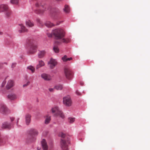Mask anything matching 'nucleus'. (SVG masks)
<instances>
[{
  "label": "nucleus",
  "instance_id": "obj_1",
  "mask_svg": "<svg viewBox=\"0 0 150 150\" xmlns=\"http://www.w3.org/2000/svg\"><path fill=\"white\" fill-rule=\"evenodd\" d=\"M35 41L32 38H28L27 39L26 43L30 47L29 52L30 53L33 54L37 51V45L35 44Z\"/></svg>",
  "mask_w": 150,
  "mask_h": 150
},
{
  "label": "nucleus",
  "instance_id": "obj_2",
  "mask_svg": "<svg viewBox=\"0 0 150 150\" xmlns=\"http://www.w3.org/2000/svg\"><path fill=\"white\" fill-rule=\"evenodd\" d=\"M52 34L56 39H60L65 35V32L61 29H57L52 31Z\"/></svg>",
  "mask_w": 150,
  "mask_h": 150
},
{
  "label": "nucleus",
  "instance_id": "obj_3",
  "mask_svg": "<svg viewBox=\"0 0 150 150\" xmlns=\"http://www.w3.org/2000/svg\"><path fill=\"white\" fill-rule=\"evenodd\" d=\"M0 12H4V16L6 18L9 17L11 14V11L8 6L4 4L0 5Z\"/></svg>",
  "mask_w": 150,
  "mask_h": 150
},
{
  "label": "nucleus",
  "instance_id": "obj_4",
  "mask_svg": "<svg viewBox=\"0 0 150 150\" xmlns=\"http://www.w3.org/2000/svg\"><path fill=\"white\" fill-rule=\"evenodd\" d=\"M52 112L53 113H55L54 116L56 117H59L63 119L64 118V115L63 112L59 109L58 107H57L52 108L51 109Z\"/></svg>",
  "mask_w": 150,
  "mask_h": 150
},
{
  "label": "nucleus",
  "instance_id": "obj_5",
  "mask_svg": "<svg viewBox=\"0 0 150 150\" xmlns=\"http://www.w3.org/2000/svg\"><path fill=\"white\" fill-rule=\"evenodd\" d=\"M38 132L34 129H31L29 131V138L30 142L34 141L36 138L35 137L38 135Z\"/></svg>",
  "mask_w": 150,
  "mask_h": 150
},
{
  "label": "nucleus",
  "instance_id": "obj_6",
  "mask_svg": "<svg viewBox=\"0 0 150 150\" xmlns=\"http://www.w3.org/2000/svg\"><path fill=\"white\" fill-rule=\"evenodd\" d=\"M69 144V139H61L60 146L62 150H69L68 145Z\"/></svg>",
  "mask_w": 150,
  "mask_h": 150
},
{
  "label": "nucleus",
  "instance_id": "obj_7",
  "mask_svg": "<svg viewBox=\"0 0 150 150\" xmlns=\"http://www.w3.org/2000/svg\"><path fill=\"white\" fill-rule=\"evenodd\" d=\"M35 6L38 8L35 11V12L38 14H41L45 10L46 6L45 5H40L38 3L35 4Z\"/></svg>",
  "mask_w": 150,
  "mask_h": 150
},
{
  "label": "nucleus",
  "instance_id": "obj_8",
  "mask_svg": "<svg viewBox=\"0 0 150 150\" xmlns=\"http://www.w3.org/2000/svg\"><path fill=\"white\" fill-rule=\"evenodd\" d=\"M63 104L65 106L69 107L71 106L72 104V101L71 97L68 95L63 98Z\"/></svg>",
  "mask_w": 150,
  "mask_h": 150
},
{
  "label": "nucleus",
  "instance_id": "obj_9",
  "mask_svg": "<svg viewBox=\"0 0 150 150\" xmlns=\"http://www.w3.org/2000/svg\"><path fill=\"white\" fill-rule=\"evenodd\" d=\"M0 112L4 115H6L10 113V111L4 104L0 105Z\"/></svg>",
  "mask_w": 150,
  "mask_h": 150
},
{
  "label": "nucleus",
  "instance_id": "obj_10",
  "mask_svg": "<svg viewBox=\"0 0 150 150\" xmlns=\"http://www.w3.org/2000/svg\"><path fill=\"white\" fill-rule=\"evenodd\" d=\"M64 72L66 78L69 80H71L73 77V74L71 70L68 68H65Z\"/></svg>",
  "mask_w": 150,
  "mask_h": 150
},
{
  "label": "nucleus",
  "instance_id": "obj_11",
  "mask_svg": "<svg viewBox=\"0 0 150 150\" xmlns=\"http://www.w3.org/2000/svg\"><path fill=\"white\" fill-rule=\"evenodd\" d=\"M60 11L58 9H54L53 13L51 14L52 18L54 19H58L60 17Z\"/></svg>",
  "mask_w": 150,
  "mask_h": 150
},
{
  "label": "nucleus",
  "instance_id": "obj_12",
  "mask_svg": "<svg viewBox=\"0 0 150 150\" xmlns=\"http://www.w3.org/2000/svg\"><path fill=\"white\" fill-rule=\"evenodd\" d=\"M57 62L55 59H53L51 58L49 61L48 62V64L49 65L50 68L52 69L57 65Z\"/></svg>",
  "mask_w": 150,
  "mask_h": 150
},
{
  "label": "nucleus",
  "instance_id": "obj_13",
  "mask_svg": "<svg viewBox=\"0 0 150 150\" xmlns=\"http://www.w3.org/2000/svg\"><path fill=\"white\" fill-rule=\"evenodd\" d=\"M41 77L45 81H48L52 79V77L49 74L43 73L41 74Z\"/></svg>",
  "mask_w": 150,
  "mask_h": 150
},
{
  "label": "nucleus",
  "instance_id": "obj_14",
  "mask_svg": "<svg viewBox=\"0 0 150 150\" xmlns=\"http://www.w3.org/2000/svg\"><path fill=\"white\" fill-rule=\"evenodd\" d=\"M41 145L43 150H48V146L45 139H43L41 141Z\"/></svg>",
  "mask_w": 150,
  "mask_h": 150
},
{
  "label": "nucleus",
  "instance_id": "obj_15",
  "mask_svg": "<svg viewBox=\"0 0 150 150\" xmlns=\"http://www.w3.org/2000/svg\"><path fill=\"white\" fill-rule=\"evenodd\" d=\"M7 97L9 99L13 100L16 98L17 96L15 93H11L8 95Z\"/></svg>",
  "mask_w": 150,
  "mask_h": 150
},
{
  "label": "nucleus",
  "instance_id": "obj_16",
  "mask_svg": "<svg viewBox=\"0 0 150 150\" xmlns=\"http://www.w3.org/2000/svg\"><path fill=\"white\" fill-rule=\"evenodd\" d=\"M60 42L56 41L55 42L54 46L53 47V50L56 53H58L59 52V49L57 46V45H59L60 43Z\"/></svg>",
  "mask_w": 150,
  "mask_h": 150
},
{
  "label": "nucleus",
  "instance_id": "obj_17",
  "mask_svg": "<svg viewBox=\"0 0 150 150\" xmlns=\"http://www.w3.org/2000/svg\"><path fill=\"white\" fill-rule=\"evenodd\" d=\"M31 116L28 114L25 115V119L26 124L27 125H29L30 122Z\"/></svg>",
  "mask_w": 150,
  "mask_h": 150
},
{
  "label": "nucleus",
  "instance_id": "obj_18",
  "mask_svg": "<svg viewBox=\"0 0 150 150\" xmlns=\"http://www.w3.org/2000/svg\"><path fill=\"white\" fill-rule=\"evenodd\" d=\"M14 85L13 81L11 80H9L6 86V88L9 89L11 87H13Z\"/></svg>",
  "mask_w": 150,
  "mask_h": 150
},
{
  "label": "nucleus",
  "instance_id": "obj_19",
  "mask_svg": "<svg viewBox=\"0 0 150 150\" xmlns=\"http://www.w3.org/2000/svg\"><path fill=\"white\" fill-rule=\"evenodd\" d=\"M2 127L4 128L8 129H9L11 128V124L6 122L3 123Z\"/></svg>",
  "mask_w": 150,
  "mask_h": 150
},
{
  "label": "nucleus",
  "instance_id": "obj_20",
  "mask_svg": "<svg viewBox=\"0 0 150 150\" xmlns=\"http://www.w3.org/2000/svg\"><path fill=\"white\" fill-rule=\"evenodd\" d=\"M19 25L21 29V30H18L19 33H21L23 32H27L28 31V30L26 29L25 27L23 24H19Z\"/></svg>",
  "mask_w": 150,
  "mask_h": 150
},
{
  "label": "nucleus",
  "instance_id": "obj_21",
  "mask_svg": "<svg viewBox=\"0 0 150 150\" xmlns=\"http://www.w3.org/2000/svg\"><path fill=\"white\" fill-rule=\"evenodd\" d=\"M25 24L27 27H31L34 25V23L30 20H28L25 21Z\"/></svg>",
  "mask_w": 150,
  "mask_h": 150
},
{
  "label": "nucleus",
  "instance_id": "obj_22",
  "mask_svg": "<svg viewBox=\"0 0 150 150\" xmlns=\"http://www.w3.org/2000/svg\"><path fill=\"white\" fill-rule=\"evenodd\" d=\"M27 70L28 71H30L32 74L35 71V68L32 66L30 65L28 66L27 68Z\"/></svg>",
  "mask_w": 150,
  "mask_h": 150
},
{
  "label": "nucleus",
  "instance_id": "obj_23",
  "mask_svg": "<svg viewBox=\"0 0 150 150\" xmlns=\"http://www.w3.org/2000/svg\"><path fill=\"white\" fill-rule=\"evenodd\" d=\"M45 53V52L44 50H42L39 51L38 54V57L39 58H42L44 56Z\"/></svg>",
  "mask_w": 150,
  "mask_h": 150
},
{
  "label": "nucleus",
  "instance_id": "obj_24",
  "mask_svg": "<svg viewBox=\"0 0 150 150\" xmlns=\"http://www.w3.org/2000/svg\"><path fill=\"white\" fill-rule=\"evenodd\" d=\"M62 59L64 62H66L68 61H70L72 59V58L71 57L70 58H67L66 55H65L62 58Z\"/></svg>",
  "mask_w": 150,
  "mask_h": 150
},
{
  "label": "nucleus",
  "instance_id": "obj_25",
  "mask_svg": "<svg viewBox=\"0 0 150 150\" xmlns=\"http://www.w3.org/2000/svg\"><path fill=\"white\" fill-rule=\"evenodd\" d=\"M63 11L66 13H68L70 11V8L69 6L67 5H65L64 8L63 9Z\"/></svg>",
  "mask_w": 150,
  "mask_h": 150
},
{
  "label": "nucleus",
  "instance_id": "obj_26",
  "mask_svg": "<svg viewBox=\"0 0 150 150\" xmlns=\"http://www.w3.org/2000/svg\"><path fill=\"white\" fill-rule=\"evenodd\" d=\"M45 25L48 28L51 27L53 26V24L50 21H47L45 23Z\"/></svg>",
  "mask_w": 150,
  "mask_h": 150
},
{
  "label": "nucleus",
  "instance_id": "obj_27",
  "mask_svg": "<svg viewBox=\"0 0 150 150\" xmlns=\"http://www.w3.org/2000/svg\"><path fill=\"white\" fill-rule=\"evenodd\" d=\"M45 65V63L44 62L42 61L41 60L39 61V64L36 67V68L38 69L40 67H41L42 66H43Z\"/></svg>",
  "mask_w": 150,
  "mask_h": 150
},
{
  "label": "nucleus",
  "instance_id": "obj_28",
  "mask_svg": "<svg viewBox=\"0 0 150 150\" xmlns=\"http://www.w3.org/2000/svg\"><path fill=\"white\" fill-rule=\"evenodd\" d=\"M50 116H47L45 120V123L46 124H48L50 122Z\"/></svg>",
  "mask_w": 150,
  "mask_h": 150
},
{
  "label": "nucleus",
  "instance_id": "obj_29",
  "mask_svg": "<svg viewBox=\"0 0 150 150\" xmlns=\"http://www.w3.org/2000/svg\"><path fill=\"white\" fill-rule=\"evenodd\" d=\"M63 88V87L62 85H57L55 86L54 88L57 90H61Z\"/></svg>",
  "mask_w": 150,
  "mask_h": 150
},
{
  "label": "nucleus",
  "instance_id": "obj_30",
  "mask_svg": "<svg viewBox=\"0 0 150 150\" xmlns=\"http://www.w3.org/2000/svg\"><path fill=\"white\" fill-rule=\"evenodd\" d=\"M19 2V0H11L10 2L11 4H15L17 5L18 4Z\"/></svg>",
  "mask_w": 150,
  "mask_h": 150
},
{
  "label": "nucleus",
  "instance_id": "obj_31",
  "mask_svg": "<svg viewBox=\"0 0 150 150\" xmlns=\"http://www.w3.org/2000/svg\"><path fill=\"white\" fill-rule=\"evenodd\" d=\"M74 117H69L68 118V121L70 123H73L75 121Z\"/></svg>",
  "mask_w": 150,
  "mask_h": 150
},
{
  "label": "nucleus",
  "instance_id": "obj_32",
  "mask_svg": "<svg viewBox=\"0 0 150 150\" xmlns=\"http://www.w3.org/2000/svg\"><path fill=\"white\" fill-rule=\"evenodd\" d=\"M70 42V40L69 39H65L64 38L62 40V42L64 43H67Z\"/></svg>",
  "mask_w": 150,
  "mask_h": 150
},
{
  "label": "nucleus",
  "instance_id": "obj_33",
  "mask_svg": "<svg viewBox=\"0 0 150 150\" xmlns=\"http://www.w3.org/2000/svg\"><path fill=\"white\" fill-rule=\"evenodd\" d=\"M59 136L62 138H64L66 137V134L62 132H61L59 133Z\"/></svg>",
  "mask_w": 150,
  "mask_h": 150
},
{
  "label": "nucleus",
  "instance_id": "obj_34",
  "mask_svg": "<svg viewBox=\"0 0 150 150\" xmlns=\"http://www.w3.org/2000/svg\"><path fill=\"white\" fill-rule=\"evenodd\" d=\"M76 94L78 96H80L81 95V93L78 90H77L75 91Z\"/></svg>",
  "mask_w": 150,
  "mask_h": 150
},
{
  "label": "nucleus",
  "instance_id": "obj_35",
  "mask_svg": "<svg viewBox=\"0 0 150 150\" xmlns=\"http://www.w3.org/2000/svg\"><path fill=\"white\" fill-rule=\"evenodd\" d=\"M30 82L29 81H28L25 84L23 85V87H25L28 85L30 84Z\"/></svg>",
  "mask_w": 150,
  "mask_h": 150
},
{
  "label": "nucleus",
  "instance_id": "obj_36",
  "mask_svg": "<svg viewBox=\"0 0 150 150\" xmlns=\"http://www.w3.org/2000/svg\"><path fill=\"white\" fill-rule=\"evenodd\" d=\"M6 83V81L5 80H4L2 83L1 86L2 87L4 86Z\"/></svg>",
  "mask_w": 150,
  "mask_h": 150
},
{
  "label": "nucleus",
  "instance_id": "obj_37",
  "mask_svg": "<svg viewBox=\"0 0 150 150\" xmlns=\"http://www.w3.org/2000/svg\"><path fill=\"white\" fill-rule=\"evenodd\" d=\"M47 35L49 37H52V34L51 33H47Z\"/></svg>",
  "mask_w": 150,
  "mask_h": 150
},
{
  "label": "nucleus",
  "instance_id": "obj_38",
  "mask_svg": "<svg viewBox=\"0 0 150 150\" xmlns=\"http://www.w3.org/2000/svg\"><path fill=\"white\" fill-rule=\"evenodd\" d=\"M54 88H49V90L50 92H52L53 91Z\"/></svg>",
  "mask_w": 150,
  "mask_h": 150
},
{
  "label": "nucleus",
  "instance_id": "obj_39",
  "mask_svg": "<svg viewBox=\"0 0 150 150\" xmlns=\"http://www.w3.org/2000/svg\"><path fill=\"white\" fill-rule=\"evenodd\" d=\"M16 64L15 63H13L11 66V67L12 68L16 66Z\"/></svg>",
  "mask_w": 150,
  "mask_h": 150
},
{
  "label": "nucleus",
  "instance_id": "obj_40",
  "mask_svg": "<svg viewBox=\"0 0 150 150\" xmlns=\"http://www.w3.org/2000/svg\"><path fill=\"white\" fill-rule=\"evenodd\" d=\"M80 84L81 86H83V85L84 83L82 81H81L80 82Z\"/></svg>",
  "mask_w": 150,
  "mask_h": 150
},
{
  "label": "nucleus",
  "instance_id": "obj_41",
  "mask_svg": "<svg viewBox=\"0 0 150 150\" xmlns=\"http://www.w3.org/2000/svg\"><path fill=\"white\" fill-rule=\"evenodd\" d=\"M11 120V121H13L14 120V118L13 117H10Z\"/></svg>",
  "mask_w": 150,
  "mask_h": 150
},
{
  "label": "nucleus",
  "instance_id": "obj_42",
  "mask_svg": "<svg viewBox=\"0 0 150 150\" xmlns=\"http://www.w3.org/2000/svg\"><path fill=\"white\" fill-rule=\"evenodd\" d=\"M19 119L18 118V120H17V122H16V124H17V126H18V120Z\"/></svg>",
  "mask_w": 150,
  "mask_h": 150
},
{
  "label": "nucleus",
  "instance_id": "obj_43",
  "mask_svg": "<svg viewBox=\"0 0 150 150\" xmlns=\"http://www.w3.org/2000/svg\"><path fill=\"white\" fill-rule=\"evenodd\" d=\"M3 34V33L2 32H0V35H2Z\"/></svg>",
  "mask_w": 150,
  "mask_h": 150
},
{
  "label": "nucleus",
  "instance_id": "obj_44",
  "mask_svg": "<svg viewBox=\"0 0 150 150\" xmlns=\"http://www.w3.org/2000/svg\"><path fill=\"white\" fill-rule=\"evenodd\" d=\"M37 149H38V150H40V148L39 149L38 147Z\"/></svg>",
  "mask_w": 150,
  "mask_h": 150
}]
</instances>
